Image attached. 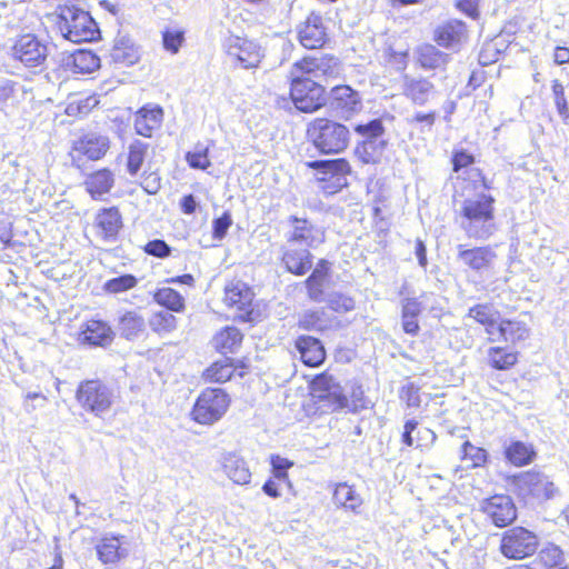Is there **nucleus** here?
<instances>
[{
	"label": "nucleus",
	"instance_id": "nucleus-55",
	"mask_svg": "<svg viewBox=\"0 0 569 569\" xmlns=\"http://www.w3.org/2000/svg\"><path fill=\"white\" fill-rule=\"evenodd\" d=\"M552 92H553L555 103H556L559 114L563 118H568L569 109H568L567 100L565 98L563 86L558 80L553 81Z\"/></svg>",
	"mask_w": 569,
	"mask_h": 569
},
{
	"label": "nucleus",
	"instance_id": "nucleus-50",
	"mask_svg": "<svg viewBox=\"0 0 569 569\" xmlns=\"http://www.w3.org/2000/svg\"><path fill=\"white\" fill-rule=\"evenodd\" d=\"M47 402L48 398L43 393L29 391L23 396L22 406L27 413H32L38 408H43Z\"/></svg>",
	"mask_w": 569,
	"mask_h": 569
},
{
	"label": "nucleus",
	"instance_id": "nucleus-19",
	"mask_svg": "<svg viewBox=\"0 0 569 569\" xmlns=\"http://www.w3.org/2000/svg\"><path fill=\"white\" fill-rule=\"evenodd\" d=\"M308 167L318 171L319 180H336V187L341 188L347 183L346 176L350 172V164L346 159L316 160L308 162Z\"/></svg>",
	"mask_w": 569,
	"mask_h": 569
},
{
	"label": "nucleus",
	"instance_id": "nucleus-64",
	"mask_svg": "<svg viewBox=\"0 0 569 569\" xmlns=\"http://www.w3.org/2000/svg\"><path fill=\"white\" fill-rule=\"evenodd\" d=\"M421 301L417 299H407L402 306L403 317H417L421 311Z\"/></svg>",
	"mask_w": 569,
	"mask_h": 569
},
{
	"label": "nucleus",
	"instance_id": "nucleus-4",
	"mask_svg": "<svg viewBox=\"0 0 569 569\" xmlns=\"http://www.w3.org/2000/svg\"><path fill=\"white\" fill-rule=\"evenodd\" d=\"M114 399L113 389L99 379L81 381L76 391L79 406L98 418L110 411Z\"/></svg>",
	"mask_w": 569,
	"mask_h": 569
},
{
	"label": "nucleus",
	"instance_id": "nucleus-32",
	"mask_svg": "<svg viewBox=\"0 0 569 569\" xmlns=\"http://www.w3.org/2000/svg\"><path fill=\"white\" fill-rule=\"evenodd\" d=\"M388 146V139L375 141H360L355 150L357 158L366 164L379 163Z\"/></svg>",
	"mask_w": 569,
	"mask_h": 569
},
{
	"label": "nucleus",
	"instance_id": "nucleus-29",
	"mask_svg": "<svg viewBox=\"0 0 569 569\" xmlns=\"http://www.w3.org/2000/svg\"><path fill=\"white\" fill-rule=\"evenodd\" d=\"M332 501L338 508L359 513L362 506V498L357 490L347 482L336 485Z\"/></svg>",
	"mask_w": 569,
	"mask_h": 569
},
{
	"label": "nucleus",
	"instance_id": "nucleus-59",
	"mask_svg": "<svg viewBox=\"0 0 569 569\" xmlns=\"http://www.w3.org/2000/svg\"><path fill=\"white\" fill-rule=\"evenodd\" d=\"M400 397L409 407H418L420 405L419 389L412 383L402 388Z\"/></svg>",
	"mask_w": 569,
	"mask_h": 569
},
{
	"label": "nucleus",
	"instance_id": "nucleus-38",
	"mask_svg": "<svg viewBox=\"0 0 569 569\" xmlns=\"http://www.w3.org/2000/svg\"><path fill=\"white\" fill-rule=\"evenodd\" d=\"M71 58L74 73H91L100 68V58L90 50H78Z\"/></svg>",
	"mask_w": 569,
	"mask_h": 569
},
{
	"label": "nucleus",
	"instance_id": "nucleus-57",
	"mask_svg": "<svg viewBox=\"0 0 569 569\" xmlns=\"http://www.w3.org/2000/svg\"><path fill=\"white\" fill-rule=\"evenodd\" d=\"M144 251L148 254L158 257V258H164L170 254V247L166 243V241L156 239L152 241H149Z\"/></svg>",
	"mask_w": 569,
	"mask_h": 569
},
{
	"label": "nucleus",
	"instance_id": "nucleus-43",
	"mask_svg": "<svg viewBox=\"0 0 569 569\" xmlns=\"http://www.w3.org/2000/svg\"><path fill=\"white\" fill-rule=\"evenodd\" d=\"M535 561L537 565L543 568L557 569V567L560 566L563 561V555L559 547L555 545H548L539 551Z\"/></svg>",
	"mask_w": 569,
	"mask_h": 569
},
{
	"label": "nucleus",
	"instance_id": "nucleus-9",
	"mask_svg": "<svg viewBox=\"0 0 569 569\" xmlns=\"http://www.w3.org/2000/svg\"><path fill=\"white\" fill-rule=\"evenodd\" d=\"M537 548V536L523 527H513L502 535L500 551L509 559H523L533 555Z\"/></svg>",
	"mask_w": 569,
	"mask_h": 569
},
{
	"label": "nucleus",
	"instance_id": "nucleus-35",
	"mask_svg": "<svg viewBox=\"0 0 569 569\" xmlns=\"http://www.w3.org/2000/svg\"><path fill=\"white\" fill-rule=\"evenodd\" d=\"M433 92V84L426 79H411L406 82L405 94L416 104L427 103Z\"/></svg>",
	"mask_w": 569,
	"mask_h": 569
},
{
	"label": "nucleus",
	"instance_id": "nucleus-23",
	"mask_svg": "<svg viewBox=\"0 0 569 569\" xmlns=\"http://www.w3.org/2000/svg\"><path fill=\"white\" fill-rule=\"evenodd\" d=\"M467 38V27L458 20L449 21L435 31V41L445 48L457 49Z\"/></svg>",
	"mask_w": 569,
	"mask_h": 569
},
{
	"label": "nucleus",
	"instance_id": "nucleus-7",
	"mask_svg": "<svg viewBox=\"0 0 569 569\" xmlns=\"http://www.w3.org/2000/svg\"><path fill=\"white\" fill-rule=\"evenodd\" d=\"M222 49L230 64L243 69L257 68L263 57L258 43L233 34L223 40Z\"/></svg>",
	"mask_w": 569,
	"mask_h": 569
},
{
	"label": "nucleus",
	"instance_id": "nucleus-62",
	"mask_svg": "<svg viewBox=\"0 0 569 569\" xmlns=\"http://www.w3.org/2000/svg\"><path fill=\"white\" fill-rule=\"evenodd\" d=\"M473 162V157L461 150L455 153L452 163H453V170L458 172L460 169L466 168L470 166Z\"/></svg>",
	"mask_w": 569,
	"mask_h": 569
},
{
	"label": "nucleus",
	"instance_id": "nucleus-21",
	"mask_svg": "<svg viewBox=\"0 0 569 569\" xmlns=\"http://www.w3.org/2000/svg\"><path fill=\"white\" fill-rule=\"evenodd\" d=\"M331 108L342 116H349L361 109V99L357 91L349 86H337L331 90Z\"/></svg>",
	"mask_w": 569,
	"mask_h": 569
},
{
	"label": "nucleus",
	"instance_id": "nucleus-44",
	"mask_svg": "<svg viewBox=\"0 0 569 569\" xmlns=\"http://www.w3.org/2000/svg\"><path fill=\"white\" fill-rule=\"evenodd\" d=\"M143 328L144 320L134 312H127L120 319V331L127 339L137 337Z\"/></svg>",
	"mask_w": 569,
	"mask_h": 569
},
{
	"label": "nucleus",
	"instance_id": "nucleus-36",
	"mask_svg": "<svg viewBox=\"0 0 569 569\" xmlns=\"http://www.w3.org/2000/svg\"><path fill=\"white\" fill-rule=\"evenodd\" d=\"M242 341V333L236 327H226L214 338V347L222 353L233 352Z\"/></svg>",
	"mask_w": 569,
	"mask_h": 569
},
{
	"label": "nucleus",
	"instance_id": "nucleus-49",
	"mask_svg": "<svg viewBox=\"0 0 569 569\" xmlns=\"http://www.w3.org/2000/svg\"><path fill=\"white\" fill-rule=\"evenodd\" d=\"M186 160L191 168L204 170L210 166L208 148H197L186 154Z\"/></svg>",
	"mask_w": 569,
	"mask_h": 569
},
{
	"label": "nucleus",
	"instance_id": "nucleus-51",
	"mask_svg": "<svg viewBox=\"0 0 569 569\" xmlns=\"http://www.w3.org/2000/svg\"><path fill=\"white\" fill-rule=\"evenodd\" d=\"M330 262L326 259H320L312 270L310 277L305 281V284H320L327 280L330 271Z\"/></svg>",
	"mask_w": 569,
	"mask_h": 569
},
{
	"label": "nucleus",
	"instance_id": "nucleus-42",
	"mask_svg": "<svg viewBox=\"0 0 569 569\" xmlns=\"http://www.w3.org/2000/svg\"><path fill=\"white\" fill-rule=\"evenodd\" d=\"M154 300L167 310L180 311L183 308V298L171 287H162L154 293Z\"/></svg>",
	"mask_w": 569,
	"mask_h": 569
},
{
	"label": "nucleus",
	"instance_id": "nucleus-37",
	"mask_svg": "<svg viewBox=\"0 0 569 569\" xmlns=\"http://www.w3.org/2000/svg\"><path fill=\"white\" fill-rule=\"evenodd\" d=\"M536 456L531 445L522 441L511 442L506 449L507 459L515 466L521 467L530 463Z\"/></svg>",
	"mask_w": 569,
	"mask_h": 569
},
{
	"label": "nucleus",
	"instance_id": "nucleus-5",
	"mask_svg": "<svg viewBox=\"0 0 569 569\" xmlns=\"http://www.w3.org/2000/svg\"><path fill=\"white\" fill-rule=\"evenodd\" d=\"M290 96L296 108L302 112H313L326 102L323 86L301 72H296L293 67Z\"/></svg>",
	"mask_w": 569,
	"mask_h": 569
},
{
	"label": "nucleus",
	"instance_id": "nucleus-46",
	"mask_svg": "<svg viewBox=\"0 0 569 569\" xmlns=\"http://www.w3.org/2000/svg\"><path fill=\"white\" fill-rule=\"evenodd\" d=\"M355 131L362 137L361 141L386 140L385 127L380 119H375L365 124H358Z\"/></svg>",
	"mask_w": 569,
	"mask_h": 569
},
{
	"label": "nucleus",
	"instance_id": "nucleus-17",
	"mask_svg": "<svg viewBox=\"0 0 569 569\" xmlns=\"http://www.w3.org/2000/svg\"><path fill=\"white\" fill-rule=\"evenodd\" d=\"M456 250L457 261L476 272L489 270L497 257L490 247L467 248L465 244H458Z\"/></svg>",
	"mask_w": 569,
	"mask_h": 569
},
{
	"label": "nucleus",
	"instance_id": "nucleus-28",
	"mask_svg": "<svg viewBox=\"0 0 569 569\" xmlns=\"http://www.w3.org/2000/svg\"><path fill=\"white\" fill-rule=\"evenodd\" d=\"M312 258L313 256L308 249H287L283 252L282 261L289 272L303 276L312 268Z\"/></svg>",
	"mask_w": 569,
	"mask_h": 569
},
{
	"label": "nucleus",
	"instance_id": "nucleus-11",
	"mask_svg": "<svg viewBox=\"0 0 569 569\" xmlns=\"http://www.w3.org/2000/svg\"><path fill=\"white\" fill-rule=\"evenodd\" d=\"M312 397L328 411L349 408V400L342 388L331 376L320 375L311 383Z\"/></svg>",
	"mask_w": 569,
	"mask_h": 569
},
{
	"label": "nucleus",
	"instance_id": "nucleus-53",
	"mask_svg": "<svg viewBox=\"0 0 569 569\" xmlns=\"http://www.w3.org/2000/svg\"><path fill=\"white\" fill-rule=\"evenodd\" d=\"M273 477L280 482H287L288 473L287 470L292 466L288 459L280 456H273L271 458Z\"/></svg>",
	"mask_w": 569,
	"mask_h": 569
},
{
	"label": "nucleus",
	"instance_id": "nucleus-45",
	"mask_svg": "<svg viewBox=\"0 0 569 569\" xmlns=\"http://www.w3.org/2000/svg\"><path fill=\"white\" fill-rule=\"evenodd\" d=\"M147 149L148 144L139 140L130 144L127 168L131 176L137 174L141 169L146 158Z\"/></svg>",
	"mask_w": 569,
	"mask_h": 569
},
{
	"label": "nucleus",
	"instance_id": "nucleus-25",
	"mask_svg": "<svg viewBox=\"0 0 569 569\" xmlns=\"http://www.w3.org/2000/svg\"><path fill=\"white\" fill-rule=\"evenodd\" d=\"M296 348L306 366L318 367L326 359V351L321 341L311 336H300L296 340Z\"/></svg>",
	"mask_w": 569,
	"mask_h": 569
},
{
	"label": "nucleus",
	"instance_id": "nucleus-41",
	"mask_svg": "<svg viewBox=\"0 0 569 569\" xmlns=\"http://www.w3.org/2000/svg\"><path fill=\"white\" fill-rule=\"evenodd\" d=\"M234 372V368L228 358L216 361L206 371L204 378L210 382L222 383L228 381Z\"/></svg>",
	"mask_w": 569,
	"mask_h": 569
},
{
	"label": "nucleus",
	"instance_id": "nucleus-13",
	"mask_svg": "<svg viewBox=\"0 0 569 569\" xmlns=\"http://www.w3.org/2000/svg\"><path fill=\"white\" fill-rule=\"evenodd\" d=\"M296 72L310 77L317 82L337 78L340 73V63L333 57H306L293 64Z\"/></svg>",
	"mask_w": 569,
	"mask_h": 569
},
{
	"label": "nucleus",
	"instance_id": "nucleus-14",
	"mask_svg": "<svg viewBox=\"0 0 569 569\" xmlns=\"http://www.w3.org/2000/svg\"><path fill=\"white\" fill-rule=\"evenodd\" d=\"M110 141L106 136L97 133H87L73 141L70 156L73 163L80 166L79 162L87 158L88 160H99L109 150Z\"/></svg>",
	"mask_w": 569,
	"mask_h": 569
},
{
	"label": "nucleus",
	"instance_id": "nucleus-12",
	"mask_svg": "<svg viewBox=\"0 0 569 569\" xmlns=\"http://www.w3.org/2000/svg\"><path fill=\"white\" fill-rule=\"evenodd\" d=\"M290 230L287 233L288 243H299L307 248H317L326 240V231L305 218L290 216L288 219Z\"/></svg>",
	"mask_w": 569,
	"mask_h": 569
},
{
	"label": "nucleus",
	"instance_id": "nucleus-24",
	"mask_svg": "<svg viewBox=\"0 0 569 569\" xmlns=\"http://www.w3.org/2000/svg\"><path fill=\"white\" fill-rule=\"evenodd\" d=\"M113 336L114 333L107 322L91 319L82 326L80 340L92 346L104 347L111 343Z\"/></svg>",
	"mask_w": 569,
	"mask_h": 569
},
{
	"label": "nucleus",
	"instance_id": "nucleus-39",
	"mask_svg": "<svg viewBox=\"0 0 569 569\" xmlns=\"http://www.w3.org/2000/svg\"><path fill=\"white\" fill-rule=\"evenodd\" d=\"M149 326L152 331L159 335H166L176 329L177 320L176 317L170 313V310L161 309L151 315Z\"/></svg>",
	"mask_w": 569,
	"mask_h": 569
},
{
	"label": "nucleus",
	"instance_id": "nucleus-47",
	"mask_svg": "<svg viewBox=\"0 0 569 569\" xmlns=\"http://www.w3.org/2000/svg\"><path fill=\"white\" fill-rule=\"evenodd\" d=\"M502 322L505 341L515 343L528 337L529 330L525 322L512 320H502Z\"/></svg>",
	"mask_w": 569,
	"mask_h": 569
},
{
	"label": "nucleus",
	"instance_id": "nucleus-10",
	"mask_svg": "<svg viewBox=\"0 0 569 569\" xmlns=\"http://www.w3.org/2000/svg\"><path fill=\"white\" fill-rule=\"evenodd\" d=\"M520 495L532 502H543L557 493V487L550 478L539 471H527L516 479Z\"/></svg>",
	"mask_w": 569,
	"mask_h": 569
},
{
	"label": "nucleus",
	"instance_id": "nucleus-61",
	"mask_svg": "<svg viewBox=\"0 0 569 569\" xmlns=\"http://www.w3.org/2000/svg\"><path fill=\"white\" fill-rule=\"evenodd\" d=\"M503 322L498 321L497 318H495L492 321H490L488 325H486V332L488 335V339L490 341H499L503 340Z\"/></svg>",
	"mask_w": 569,
	"mask_h": 569
},
{
	"label": "nucleus",
	"instance_id": "nucleus-15",
	"mask_svg": "<svg viewBox=\"0 0 569 569\" xmlns=\"http://www.w3.org/2000/svg\"><path fill=\"white\" fill-rule=\"evenodd\" d=\"M480 508L497 527H506L517 517L515 503L512 499L506 495H495L485 499Z\"/></svg>",
	"mask_w": 569,
	"mask_h": 569
},
{
	"label": "nucleus",
	"instance_id": "nucleus-22",
	"mask_svg": "<svg viewBox=\"0 0 569 569\" xmlns=\"http://www.w3.org/2000/svg\"><path fill=\"white\" fill-rule=\"evenodd\" d=\"M299 41L307 49L322 47L326 41V30L322 18L311 13L299 30Z\"/></svg>",
	"mask_w": 569,
	"mask_h": 569
},
{
	"label": "nucleus",
	"instance_id": "nucleus-30",
	"mask_svg": "<svg viewBox=\"0 0 569 569\" xmlns=\"http://www.w3.org/2000/svg\"><path fill=\"white\" fill-rule=\"evenodd\" d=\"M111 58L116 63L131 66L140 58L139 48L127 36H118L111 49Z\"/></svg>",
	"mask_w": 569,
	"mask_h": 569
},
{
	"label": "nucleus",
	"instance_id": "nucleus-18",
	"mask_svg": "<svg viewBox=\"0 0 569 569\" xmlns=\"http://www.w3.org/2000/svg\"><path fill=\"white\" fill-rule=\"evenodd\" d=\"M223 475L234 485L247 486L251 481L252 473L248 462L237 452H224L219 459Z\"/></svg>",
	"mask_w": 569,
	"mask_h": 569
},
{
	"label": "nucleus",
	"instance_id": "nucleus-63",
	"mask_svg": "<svg viewBox=\"0 0 569 569\" xmlns=\"http://www.w3.org/2000/svg\"><path fill=\"white\" fill-rule=\"evenodd\" d=\"M418 422L416 420H408L405 423L403 427V433H402V441L408 447L416 446V438L415 435H412L415 431H417Z\"/></svg>",
	"mask_w": 569,
	"mask_h": 569
},
{
	"label": "nucleus",
	"instance_id": "nucleus-1",
	"mask_svg": "<svg viewBox=\"0 0 569 569\" xmlns=\"http://www.w3.org/2000/svg\"><path fill=\"white\" fill-rule=\"evenodd\" d=\"M495 199L486 193L467 198L461 206L460 227L469 238L487 239L493 232Z\"/></svg>",
	"mask_w": 569,
	"mask_h": 569
},
{
	"label": "nucleus",
	"instance_id": "nucleus-56",
	"mask_svg": "<svg viewBox=\"0 0 569 569\" xmlns=\"http://www.w3.org/2000/svg\"><path fill=\"white\" fill-rule=\"evenodd\" d=\"M469 316L486 326L496 318V312L487 305H478L469 310Z\"/></svg>",
	"mask_w": 569,
	"mask_h": 569
},
{
	"label": "nucleus",
	"instance_id": "nucleus-58",
	"mask_svg": "<svg viewBox=\"0 0 569 569\" xmlns=\"http://www.w3.org/2000/svg\"><path fill=\"white\" fill-rule=\"evenodd\" d=\"M299 327L306 330H321L322 322L317 312H306L299 319Z\"/></svg>",
	"mask_w": 569,
	"mask_h": 569
},
{
	"label": "nucleus",
	"instance_id": "nucleus-33",
	"mask_svg": "<svg viewBox=\"0 0 569 569\" xmlns=\"http://www.w3.org/2000/svg\"><path fill=\"white\" fill-rule=\"evenodd\" d=\"M100 233L104 238H113L122 227L121 214L117 208H107L101 210L96 218Z\"/></svg>",
	"mask_w": 569,
	"mask_h": 569
},
{
	"label": "nucleus",
	"instance_id": "nucleus-52",
	"mask_svg": "<svg viewBox=\"0 0 569 569\" xmlns=\"http://www.w3.org/2000/svg\"><path fill=\"white\" fill-rule=\"evenodd\" d=\"M183 31L167 30L163 32V47L166 50L177 53L183 42Z\"/></svg>",
	"mask_w": 569,
	"mask_h": 569
},
{
	"label": "nucleus",
	"instance_id": "nucleus-20",
	"mask_svg": "<svg viewBox=\"0 0 569 569\" xmlns=\"http://www.w3.org/2000/svg\"><path fill=\"white\" fill-rule=\"evenodd\" d=\"M332 287H306L310 299L317 302H326L327 306L337 312H347L355 308L352 298L336 291H329Z\"/></svg>",
	"mask_w": 569,
	"mask_h": 569
},
{
	"label": "nucleus",
	"instance_id": "nucleus-8",
	"mask_svg": "<svg viewBox=\"0 0 569 569\" xmlns=\"http://www.w3.org/2000/svg\"><path fill=\"white\" fill-rule=\"evenodd\" d=\"M229 402V397L223 390L206 389L193 406L192 417L201 425H212L226 413Z\"/></svg>",
	"mask_w": 569,
	"mask_h": 569
},
{
	"label": "nucleus",
	"instance_id": "nucleus-31",
	"mask_svg": "<svg viewBox=\"0 0 569 569\" xmlns=\"http://www.w3.org/2000/svg\"><path fill=\"white\" fill-rule=\"evenodd\" d=\"M114 184V176L109 169H101L89 174L84 180L86 190L93 199L108 193Z\"/></svg>",
	"mask_w": 569,
	"mask_h": 569
},
{
	"label": "nucleus",
	"instance_id": "nucleus-48",
	"mask_svg": "<svg viewBox=\"0 0 569 569\" xmlns=\"http://www.w3.org/2000/svg\"><path fill=\"white\" fill-rule=\"evenodd\" d=\"M461 459L469 461L470 467H480L486 462L487 452L485 449L473 446L470 441H465L461 447Z\"/></svg>",
	"mask_w": 569,
	"mask_h": 569
},
{
	"label": "nucleus",
	"instance_id": "nucleus-27",
	"mask_svg": "<svg viewBox=\"0 0 569 569\" xmlns=\"http://www.w3.org/2000/svg\"><path fill=\"white\" fill-rule=\"evenodd\" d=\"M98 559L103 565H116L122 558L127 557L128 552L121 547V541L118 537H103L96 546Z\"/></svg>",
	"mask_w": 569,
	"mask_h": 569
},
{
	"label": "nucleus",
	"instance_id": "nucleus-2",
	"mask_svg": "<svg viewBox=\"0 0 569 569\" xmlns=\"http://www.w3.org/2000/svg\"><path fill=\"white\" fill-rule=\"evenodd\" d=\"M56 26L64 39L74 43L92 41L99 34L97 23L91 16L72 6L58 9Z\"/></svg>",
	"mask_w": 569,
	"mask_h": 569
},
{
	"label": "nucleus",
	"instance_id": "nucleus-6",
	"mask_svg": "<svg viewBox=\"0 0 569 569\" xmlns=\"http://www.w3.org/2000/svg\"><path fill=\"white\" fill-rule=\"evenodd\" d=\"M48 56V42L30 32L18 36L10 48L12 60L20 62L29 69H42Z\"/></svg>",
	"mask_w": 569,
	"mask_h": 569
},
{
	"label": "nucleus",
	"instance_id": "nucleus-40",
	"mask_svg": "<svg viewBox=\"0 0 569 569\" xmlns=\"http://www.w3.org/2000/svg\"><path fill=\"white\" fill-rule=\"evenodd\" d=\"M489 363L498 370H507L517 362V353L506 348L492 347L488 350Z\"/></svg>",
	"mask_w": 569,
	"mask_h": 569
},
{
	"label": "nucleus",
	"instance_id": "nucleus-3",
	"mask_svg": "<svg viewBox=\"0 0 569 569\" xmlns=\"http://www.w3.org/2000/svg\"><path fill=\"white\" fill-rule=\"evenodd\" d=\"M307 132L322 153H339L348 147L350 140L349 129L345 124L323 118L315 119Z\"/></svg>",
	"mask_w": 569,
	"mask_h": 569
},
{
	"label": "nucleus",
	"instance_id": "nucleus-34",
	"mask_svg": "<svg viewBox=\"0 0 569 569\" xmlns=\"http://www.w3.org/2000/svg\"><path fill=\"white\" fill-rule=\"evenodd\" d=\"M450 60V56L440 51L432 44H422L418 48V61L423 69H440Z\"/></svg>",
	"mask_w": 569,
	"mask_h": 569
},
{
	"label": "nucleus",
	"instance_id": "nucleus-54",
	"mask_svg": "<svg viewBox=\"0 0 569 569\" xmlns=\"http://www.w3.org/2000/svg\"><path fill=\"white\" fill-rule=\"evenodd\" d=\"M231 224L232 218L230 212H223L221 217L212 221L213 238L217 240H222Z\"/></svg>",
	"mask_w": 569,
	"mask_h": 569
},
{
	"label": "nucleus",
	"instance_id": "nucleus-26",
	"mask_svg": "<svg viewBox=\"0 0 569 569\" xmlns=\"http://www.w3.org/2000/svg\"><path fill=\"white\" fill-rule=\"evenodd\" d=\"M163 112L160 107L141 108L134 119L136 132L143 137H151L153 130L158 129L162 122Z\"/></svg>",
	"mask_w": 569,
	"mask_h": 569
},
{
	"label": "nucleus",
	"instance_id": "nucleus-60",
	"mask_svg": "<svg viewBox=\"0 0 569 569\" xmlns=\"http://www.w3.org/2000/svg\"><path fill=\"white\" fill-rule=\"evenodd\" d=\"M436 433L429 428H421L417 430L416 447L428 448L436 441Z\"/></svg>",
	"mask_w": 569,
	"mask_h": 569
},
{
	"label": "nucleus",
	"instance_id": "nucleus-16",
	"mask_svg": "<svg viewBox=\"0 0 569 569\" xmlns=\"http://www.w3.org/2000/svg\"><path fill=\"white\" fill-rule=\"evenodd\" d=\"M253 296L251 287H226L223 302L233 312L234 318L252 321Z\"/></svg>",
	"mask_w": 569,
	"mask_h": 569
}]
</instances>
